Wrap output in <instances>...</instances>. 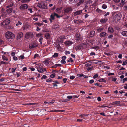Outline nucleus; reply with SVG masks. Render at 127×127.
<instances>
[{
	"label": "nucleus",
	"mask_w": 127,
	"mask_h": 127,
	"mask_svg": "<svg viewBox=\"0 0 127 127\" xmlns=\"http://www.w3.org/2000/svg\"><path fill=\"white\" fill-rule=\"evenodd\" d=\"M10 22V19L7 18L1 22L0 24V25L2 27H4L5 29H8L9 27H6L5 26L8 25Z\"/></svg>",
	"instance_id": "f257e3e1"
},
{
	"label": "nucleus",
	"mask_w": 127,
	"mask_h": 127,
	"mask_svg": "<svg viewBox=\"0 0 127 127\" xmlns=\"http://www.w3.org/2000/svg\"><path fill=\"white\" fill-rule=\"evenodd\" d=\"M5 36L8 39H13L15 37V35L12 32L8 31L6 33Z\"/></svg>",
	"instance_id": "f03ea898"
},
{
	"label": "nucleus",
	"mask_w": 127,
	"mask_h": 127,
	"mask_svg": "<svg viewBox=\"0 0 127 127\" xmlns=\"http://www.w3.org/2000/svg\"><path fill=\"white\" fill-rule=\"evenodd\" d=\"M122 16L120 13H118L113 18V22H117L118 21L120 20L121 19Z\"/></svg>",
	"instance_id": "7ed1b4c3"
},
{
	"label": "nucleus",
	"mask_w": 127,
	"mask_h": 127,
	"mask_svg": "<svg viewBox=\"0 0 127 127\" xmlns=\"http://www.w3.org/2000/svg\"><path fill=\"white\" fill-rule=\"evenodd\" d=\"M72 8L70 7H65L63 10V14L64 15H66L67 13H68L70 11H72Z\"/></svg>",
	"instance_id": "20e7f679"
},
{
	"label": "nucleus",
	"mask_w": 127,
	"mask_h": 127,
	"mask_svg": "<svg viewBox=\"0 0 127 127\" xmlns=\"http://www.w3.org/2000/svg\"><path fill=\"white\" fill-rule=\"evenodd\" d=\"M33 36V33L28 32H27L25 34V38L27 39H29V38H31Z\"/></svg>",
	"instance_id": "39448f33"
},
{
	"label": "nucleus",
	"mask_w": 127,
	"mask_h": 127,
	"mask_svg": "<svg viewBox=\"0 0 127 127\" xmlns=\"http://www.w3.org/2000/svg\"><path fill=\"white\" fill-rule=\"evenodd\" d=\"M38 44L36 43H32L30 44L29 47L30 49H33L38 46Z\"/></svg>",
	"instance_id": "423d86ee"
},
{
	"label": "nucleus",
	"mask_w": 127,
	"mask_h": 127,
	"mask_svg": "<svg viewBox=\"0 0 127 127\" xmlns=\"http://www.w3.org/2000/svg\"><path fill=\"white\" fill-rule=\"evenodd\" d=\"M0 14L1 17L3 18H5L7 17L6 12L4 11L3 8L1 10Z\"/></svg>",
	"instance_id": "0eeeda50"
},
{
	"label": "nucleus",
	"mask_w": 127,
	"mask_h": 127,
	"mask_svg": "<svg viewBox=\"0 0 127 127\" xmlns=\"http://www.w3.org/2000/svg\"><path fill=\"white\" fill-rule=\"evenodd\" d=\"M28 7L27 4H23L21 5L20 7V8L21 9L23 10L27 9L28 8Z\"/></svg>",
	"instance_id": "6e6552de"
},
{
	"label": "nucleus",
	"mask_w": 127,
	"mask_h": 127,
	"mask_svg": "<svg viewBox=\"0 0 127 127\" xmlns=\"http://www.w3.org/2000/svg\"><path fill=\"white\" fill-rule=\"evenodd\" d=\"M75 38L76 40L79 41L81 39V36L79 33H76L75 34Z\"/></svg>",
	"instance_id": "1a4fd4ad"
},
{
	"label": "nucleus",
	"mask_w": 127,
	"mask_h": 127,
	"mask_svg": "<svg viewBox=\"0 0 127 127\" xmlns=\"http://www.w3.org/2000/svg\"><path fill=\"white\" fill-rule=\"evenodd\" d=\"M41 8L44 9H46L47 8V5L43 1L41 2Z\"/></svg>",
	"instance_id": "9d476101"
},
{
	"label": "nucleus",
	"mask_w": 127,
	"mask_h": 127,
	"mask_svg": "<svg viewBox=\"0 0 127 127\" xmlns=\"http://www.w3.org/2000/svg\"><path fill=\"white\" fill-rule=\"evenodd\" d=\"M82 10H79L77 11L74 13V15L75 16L80 14L82 12Z\"/></svg>",
	"instance_id": "9b49d317"
},
{
	"label": "nucleus",
	"mask_w": 127,
	"mask_h": 127,
	"mask_svg": "<svg viewBox=\"0 0 127 127\" xmlns=\"http://www.w3.org/2000/svg\"><path fill=\"white\" fill-rule=\"evenodd\" d=\"M108 32L111 33H112L114 32V30L112 27H109L108 29Z\"/></svg>",
	"instance_id": "f8f14e48"
},
{
	"label": "nucleus",
	"mask_w": 127,
	"mask_h": 127,
	"mask_svg": "<svg viewBox=\"0 0 127 127\" xmlns=\"http://www.w3.org/2000/svg\"><path fill=\"white\" fill-rule=\"evenodd\" d=\"M74 22L75 23L79 24L82 23L83 22V21L80 19L75 20Z\"/></svg>",
	"instance_id": "ddd939ff"
},
{
	"label": "nucleus",
	"mask_w": 127,
	"mask_h": 127,
	"mask_svg": "<svg viewBox=\"0 0 127 127\" xmlns=\"http://www.w3.org/2000/svg\"><path fill=\"white\" fill-rule=\"evenodd\" d=\"M62 8L63 7H61L60 8H57L55 10L56 12L58 13H61L62 11Z\"/></svg>",
	"instance_id": "4468645a"
},
{
	"label": "nucleus",
	"mask_w": 127,
	"mask_h": 127,
	"mask_svg": "<svg viewBox=\"0 0 127 127\" xmlns=\"http://www.w3.org/2000/svg\"><path fill=\"white\" fill-rule=\"evenodd\" d=\"M37 69L38 71L40 73H43L44 72L43 69L40 67L38 66L37 67Z\"/></svg>",
	"instance_id": "2eb2a0df"
},
{
	"label": "nucleus",
	"mask_w": 127,
	"mask_h": 127,
	"mask_svg": "<svg viewBox=\"0 0 127 127\" xmlns=\"http://www.w3.org/2000/svg\"><path fill=\"white\" fill-rule=\"evenodd\" d=\"M66 45H71L72 44L73 42L70 41H65L64 43Z\"/></svg>",
	"instance_id": "dca6fc26"
},
{
	"label": "nucleus",
	"mask_w": 127,
	"mask_h": 127,
	"mask_svg": "<svg viewBox=\"0 0 127 127\" xmlns=\"http://www.w3.org/2000/svg\"><path fill=\"white\" fill-rule=\"evenodd\" d=\"M50 62V61L46 60H45L43 61V63H44V64L46 65V66H49V64Z\"/></svg>",
	"instance_id": "f3484780"
},
{
	"label": "nucleus",
	"mask_w": 127,
	"mask_h": 127,
	"mask_svg": "<svg viewBox=\"0 0 127 127\" xmlns=\"http://www.w3.org/2000/svg\"><path fill=\"white\" fill-rule=\"evenodd\" d=\"M121 34L124 36L127 37V31H123L121 32Z\"/></svg>",
	"instance_id": "a211bd4d"
},
{
	"label": "nucleus",
	"mask_w": 127,
	"mask_h": 127,
	"mask_svg": "<svg viewBox=\"0 0 127 127\" xmlns=\"http://www.w3.org/2000/svg\"><path fill=\"white\" fill-rule=\"evenodd\" d=\"M23 36V33L22 32H20L18 34L17 38L18 39H20Z\"/></svg>",
	"instance_id": "6ab92c4d"
},
{
	"label": "nucleus",
	"mask_w": 127,
	"mask_h": 127,
	"mask_svg": "<svg viewBox=\"0 0 127 127\" xmlns=\"http://www.w3.org/2000/svg\"><path fill=\"white\" fill-rule=\"evenodd\" d=\"M95 34V31H91L90 33V36L93 37L94 36Z\"/></svg>",
	"instance_id": "aec40b11"
},
{
	"label": "nucleus",
	"mask_w": 127,
	"mask_h": 127,
	"mask_svg": "<svg viewBox=\"0 0 127 127\" xmlns=\"http://www.w3.org/2000/svg\"><path fill=\"white\" fill-rule=\"evenodd\" d=\"M13 10V8H11L8 9L6 10V11L8 13H10L12 12Z\"/></svg>",
	"instance_id": "412c9836"
},
{
	"label": "nucleus",
	"mask_w": 127,
	"mask_h": 127,
	"mask_svg": "<svg viewBox=\"0 0 127 127\" xmlns=\"http://www.w3.org/2000/svg\"><path fill=\"white\" fill-rule=\"evenodd\" d=\"M14 4V3L13 2L10 1L9 4L6 7L7 8H8L11 7L13 6Z\"/></svg>",
	"instance_id": "4be33fe9"
},
{
	"label": "nucleus",
	"mask_w": 127,
	"mask_h": 127,
	"mask_svg": "<svg viewBox=\"0 0 127 127\" xmlns=\"http://www.w3.org/2000/svg\"><path fill=\"white\" fill-rule=\"evenodd\" d=\"M104 28L103 27H99L97 29V31L98 32H100L102 31Z\"/></svg>",
	"instance_id": "5701e85b"
},
{
	"label": "nucleus",
	"mask_w": 127,
	"mask_h": 127,
	"mask_svg": "<svg viewBox=\"0 0 127 127\" xmlns=\"http://www.w3.org/2000/svg\"><path fill=\"white\" fill-rule=\"evenodd\" d=\"M107 33L105 32H102L100 34V37H103L105 36L106 34Z\"/></svg>",
	"instance_id": "b1692460"
},
{
	"label": "nucleus",
	"mask_w": 127,
	"mask_h": 127,
	"mask_svg": "<svg viewBox=\"0 0 127 127\" xmlns=\"http://www.w3.org/2000/svg\"><path fill=\"white\" fill-rule=\"evenodd\" d=\"M45 36L46 39H49L50 37V35L48 33H47L45 34Z\"/></svg>",
	"instance_id": "393cba45"
},
{
	"label": "nucleus",
	"mask_w": 127,
	"mask_h": 127,
	"mask_svg": "<svg viewBox=\"0 0 127 127\" xmlns=\"http://www.w3.org/2000/svg\"><path fill=\"white\" fill-rule=\"evenodd\" d=\"M107 20L108 19H102L100 20V22L102 23H103L106 22Z\"/></svg>",
	"instance_id": "a878e982"
},
{
	"label": "nucleus",
	"mask_w": 127,
	"mask_h": 127,
	"mask_svg": "<svg viewBox=\"0 0 127 127\" xmlns=\"http://www.w3.org/2000/svg\"><path fill=\"white\" fill-rule=\"evenodd\" d=\"M98 81L99 82H103L105 83L106 82V81L105 79H104L103 78H101L99 79Z\"/></svg>",
	"instance_id": "bb28decb"
},
{
	"label": "nucleus",
	"mask_w": 127,
	"mask_h": 127,
	"mask_svg": "<svg viewBox=\"0 0 127 127\" xmlns=\"http://www.w3.org/2000/svg\"><path fill=\"white\" fill-rule=\"evenodd\" d=\"M92 63V62H89L88 63L86 64L85 65L86 67L90 66L91 65Z\"/></svg>",
	"instance_id": "cd10ccee"
},
{
	"label": "nucleus",
	"mask_w": 127,
	"mask_h": 127,
	"mask_svg": "<svg viewBox=\"0 0 127 127\" xmlns=\"http://www.w3.org/2000/svg\"><path fill=\"white\" fill-rule=\"evenodd\" d=\"M37 4V6L39 8H41V2L40 3H36Z\"/></svg>",
	"instance_id": "c85d7f7f"
},
{
	"label": "nucleus",
	"mask_w": 127,
	"mask_h": 127,
	"mask_svg": "<svg viewBox=\"0 0 127 127\" xmlns=\"http://www.w3.org/2000/svg\"><path fill=\"white\" fill-rule=\"evenodd\" d=\"M57 48L59 51H60L61 50V47L59 44H58L56 46Z\"/></svg>",
	"instance_id": "c756f323"
},
{
	"label": "nucleus",
	"mask_w": 127,
	"mask_h": 127,
	"mask_svg": "<svg viewBox=\"0 0 127 127\" xmlns=\"http://www.w3.org/2000/svg\"><path fill=\"white\" fill-rule=\"evenodd\" d=\"M120 103V101H116L113 102V103L116 104V105H119Z\"/></svg>",
	"instance_id": "7c9ffc66"
},
{
	"label": "nucleus",
	"mask_w": 127,
	"mask_h": 127,
	"mask_svg": "<svg viewBox=\"0 0 127 127\" xmlns=\"http://www.w3.org/2000/svg\"><path fill=\"white\" fill-rule=\"evenodd\" d=\"M28 28V26L27 25H25L23 27V30H26Z\"/></svg>",
	"instance_id": "2f4dec72"
},
{
	"label": "nucleus",
	"mask_w": 127,
	"mask_h": 127,
	"mask_svg": "<svg viewBox=\"0 0 127 127\" xmlns=\"http://www.w3.org/2000/svg\"><path fill=\"white\" fill-rule=\"evenodd\" d=\"M50 19H51V20H54V15L52 13L51 14V15H50Z\"/></svg>",
	"instance_id": "473e14b6"
},
{
	"label": "nucleus",
	"mask_w": 127,
	"mask_h": 127,
	"mask_svg": "<svg viewBox=\"0 0 127 127\" xmlns=\"http://www.w3.org/2000/svg\"><path fill=\"white\" fill-rule=\"evenodd\" d=\"M53 14H54V16H56L57 18H60L61 17V16H59L57 14H56L55 12H54L53 13Z\"/></svg>",
	"instance_id": "72a5a7b5"
},
{
	"label": "nucleus",
	"mask_w": 127,
	"mask_h": 127,
	"mask_svg": "<svg viewBox=\"0 0 127 127\" xmlns=\"http://www.w3.org/2000/svg\"><path fill=\"white\" fill-rule=\"evenodd\" d=\"M58 56V54L57 53H55L54 55L52 56V57H57Z\"/></svg>",
	"instance_id": "f704fd0d"
},
{
	"label": "nucleus",
	"mask_w": 127,
	"mask_h": 127,
	"mask_svg": "<svg viewBox=\"0 0 127 127\" xmlns=\"http://www.w3.org/2000/svg\"><path fill=\"white\" fill-rule=\"evenodd\" d=\"M108 106L106 104H104L99 106V107L101 108H104L106 107H108Z\"/></svg>",
	"instance_id": "c9c22d12"
},
{
	"label": "nucleus",
	"mask_w": 127,
	"mask_h": 127,
	"mask_svg": "<svg viewBox=\"0 0 127 127\" xmlns=\"http://www.w3.org/2000/svg\"><path fill=\"white\" fill-rule=\"evenodd\" d=\"M2 58L3 60H6V61L8 60L7 58L4 56L3 55L2 56Z\"/></svg>",
	"instance_id": "e433bc0d"
},
{
	"label": "nucleus",
	"mask_w": 127,
	"mask_h": 127,
	"mask_svg": "<svg viewBox=\"0 0 127 127\" xmlns=\"http://www.w3.org/2000/svg\"><path fill=\"white\" fill-rule=\"evenodd\" d=\"M61 63L63 64H64L66 62L64 59H62L61 61Z\"/></svg>",
	"instance_id": "4c0bfd02"
},
{
	"label": "nucleus",
	"mask_w": 127,
	"mask_h": 127,
	"mask_svg": "<svg viewBox=\"0 0 127 127\" xmlns=\"http://www.w3.org/2000/svg\"><path fill=\"white\" fill-rule=\"evenodd\" d=\"M96 11L99 13H101L102 11V10L98 8H97V9H96Z\"/></svg>",
	"instance_id": "58836bf2"
},
{
	"label": "nucleus",
	"mask_w": 127,
	"mask_h": 127,
	"mask_svg": "<svg viewBox=\"0 0 127 127\" xmlns=\"http://www.w3.org/2000/svg\"><path fill=\"white\" fill-rule=\"evenodd\" d=\"M81 46L80 45H78L77 46L76 48V50H79L81 49Z\"/></svg>",
	"instance_id": "ea45409f"
},
{
	"label": "nucleus",
	"mask_w": 127,
	"mask_h": 127,
	"mask_svg": "<svg viewBox=\"0 0 127 127\" xmlns=\"http://www.w3.org/2000/svg\"><path fill=\"white\" fill-rule=\"evenodd\" d=\"M92 48L95 49H99V47L98 46H96L94 47H93Z\"/></svg>",
	"instance_id": "a19ab883"
},
{
	"label": "nucleus",
	"mask_w": 127,
	"mask_h": 127,
	"mask_svg": "<svg viewBox=\"0 0 127 127\" xmlns=\"http://www.w3.org/2000/svg\"><path fill=\"white\" fill-rule=\"evenodd\" d=\"M55 76V74L54 73H53L51 74L50 75V77L51 78H54Z\"/></svg>",
	"instance_id": "79ce46f5"
},
{
	"label": "nucleus",
	"mask_w": 127,
	"mask_h": 127,
	"mask_svg": "<svg viewBox=\"0 0 127 127\" xmlns=\"http://www.w3.org/2000/svg\"><path fill=\"white\" fill-rule=\"evenodd\" d=\"M37 37H42V34L41 33L37 34H36Z\"/></svg>",
	"instance_id": "37998d69"
},
{
	"label": "nucleus",
	"mask_w": 127,
	"mask_h": 127,
	"mask_svg": "<svg viewBox=\"0 0 127 127\" xmlns=\"http://www.w3.org/2000/svg\"><path fill=\"white\" fill-rule=\"evenodd\" d=\"M102 8L103 9H105L107 8V6L106 5L103 4L102 6Z\"/></svg>",
	"instance_id": "c03bdc74"
},
{
	"label": "nucleus",
	"mask_w": 127,
	"mask_h": 127,
	"mask_svg": "<svg viewBox=\"0 0 127 127\" xmlns=\"http://www.w3.org/2000/svg\"><path fill=\"white\" fill-rule=\"evenodd\" d=\"M55 68H56L57 66H62V65L60 64H57L55 65Z\"/></svg>",
	"instance_id": "a18cd8bd"
},
{
	"label": "nucleus",
	"mask_w": 127,
	"mask_h": 127,
	"mask_svg": "<svg viewBox=\"0 0 127 127\" xmlns=\"http://www.w3.org/2000/svg\"><path fill=\"white\" fill-rule=\"evenodd\" d=\"M60 72L64 74H65L66 73V72L64 71L63 70H61L60 71Z\"/></svg>",
	"instance_id": "49530a36"
},
{
	"label": "nucleus",
	"mask_w": 127,
	"mask_h": 127,
	"mask_svg": "<svg viewBox=\"0 0 127 127\" xmlns=\"http://www.w3.org/2000/svg\"><path fill=\"white\" fill-rule=\"evenodd\" d=\"M93 66H92L91 67H88L87 69L88 70H92L93 69Z\"/></svg>",
	"instance_id": "de8ad7c7"
},
{
	"label": "nucleus",
	"mask_w": 127,
	"mask_h": 127,
	"mask_svg": "<svg viewBox=\"0 0 127 127\" xmlns=\"http://www.w3.org/2000/svg\"><path fill=\"white\" fill-rule=\"evenodd\" d=\"M127 64V60H126L124 61L122 64L123 65H125Z\"/></svg>",
	"instance_id": "09e8293b"
},
{
	"label": "nucleus",
	"mask_w": 127,
	"mask_h": 127,
	"mask_svg": "<svg viewBox=\"0 0 127 127\" xmlns=\"http://www.w3.org/2000/svg\"><path fill=\"white\" fill-rule=\"evenodd\" d=\"M47 76H46L45 75H43V76L41 78V79H46V78H47Z\"/></svg>",
	"instance_id": "8fccbe9b"
},
{
	"label": "nucleus",
	"mask_w": 127,
	"mask_h": 127,
	"mask_svg": "<svg viewBox=\"0 0 127 127\" xmlns=\"http://www.w3.org/2000/svg\"><path fill=\"white\" fill-rule=\"evenodd\" d=\"M16 68H12L11 69V72L12 73L14 72H15L16 70Z\"/></svg>",
	"instance_id": "3c124183"
},
{
	"label": "nucleus",
	"mask_w": 127,
	"mask_h": 127,
	"mask_svg": "<svg viewBox=\"0 0 127 127\" xmlns=\"http://www.w3.org/2000/svg\"><path fill=\"white\" fill-rule=\"evenodd\" d=\"M43 38L42 37H41L40 38V39L39 40V42H40L41 44H42V40Z\"/></svg>",
	"instance_id": "603ef678"
},
{
	"label": "nucleus",
	"mask_w": 127,
	"mask_h": 127,
	"mask_svg": "<svg viewBox=\"0 0 127 127\" xmlns=\"http://www.w3.org/2000/svg\"><path fill=\"white\" fill-rule=\"evenodd\" d=\"M35 25H37L38 26H41L43 25L42 23H36L34 24Z\"/></svg>",
	"instance_id": "864d4df0"
},
{
	"label": "nucleus",
	"mask_w": 127,
	"mask_h": 127,
	"mask_svg": "<svg viewBox=\"0 0 127 127\" xmlns=\"http://www.w3.org/2000/svg\"><path fill=\"white\" fill-rule=\"evenodd\" d=\"M115 29L116 30H120V28L118 26H116L114 27Z\"/></svg>",
	"instance_id": "5fc2aeb1"
},
{
	"label": "nucleus",
	"mask_w": 127,
	"mask_h": 127,
	"mask_svg": "<svg viewBox=\"0 0 127 127\" xmlns=\"http://www.w3.org/2000/svg\"><path fill=\"white\" fill-rule=\"evenodd\" d=\"M75 77L74 76H70V79L71 80H73L75 78Z\"/></svg>",
	"instance_id": "6e6d98bb"
},
{
	"label": "nucleus",
	"mask_w": 127,
	"mask_h": 127,
	"mask_svg": "<svg viewBox=\"0 0 127 127\" xmlns=\"http://www.w3.org/2000/svg\"><path fill=\"white\" fill-rule=\"evenodd\" d=\"M98 75L97 74H96L93 77V78L95 79V78H97V77H98Z\"/></svg>",
	"instance_id": "4d7b16f0"
},
{
	"label": "nucleus",
	"mask_w": 127,
	"mask_h": 127,
	"mask_svg": "<svg viewBox=\"0 0 127 127\" xmlns=\"http://www.w3.org/2000/svg\"><path fill=\"white\" fill-rule=\"evenodd\" d=\"M127 81V78H124L123 79V82H122L123 83H124V82L125 81Z\"/></svg>",
	"instance_id": "13d9d810"
},
{
	"label": "nucleus",
	"mask_w": 127,
	"mask_h": 127,
	"mask_svg": "<svg viewBox=\"0 0 127 127\" xmlns=\"http://www.w3.org/2000/svg\"><path fill=\"white\" fill-rule=\"evenodd\" d=\"M77 76L79 77H81L84 76V74H77Z\"/></svg>",
	"instance_id": "bf43d9fd"
},
{
	"label": "nucleus",
	"mask_w": 127,
	"mask_h": 127,
	"mask_svg": "<svg viewBox=\"0 0 127 127\" xmlns=\"http://www.w3.org/2000/svg\"><path fill=\"white\" fill-rule=\"evenodd\" d=\"M67 79L66 78H64L63 80V82L64 83H65L66 82V81L67 80Z\"/></svg>",
	"instance_id": "052dcab7"
},
{
	"label": "nucleus",
	"mask_w": 127,
	"mask_h": 127,
	"mask_svg": "<svg viewBox=\"0 0 127 127\" xmlns=\"http://www.w3.org/2000/svg\"><path fill=\"white\" fill-rule=\"evenodd\" d=\"M64 110H55L54 111H52L54 112H64Z\"/></svg>",
	"instance_id": "680f3d73"
},
{
	"label": "nucleus",
	"mask_w": 127,
	"mask_h": 127,
	"mask_svg": "<svg viewBox=\"0 0 127 127\" xmlns=\"http://www.w3.org/2000/svg\"><path fill=\"white\" fill-rule=\"evenodd\" d=\"M94 82V80H91L89 81V83L90 84H92Z\"/></svg>",
	"instance_id": "e2e57ef3"
},
{
	"label": "nucleus",
	"mask_w": 127,
	"mask_h": 127,
	"mask_svg": "<svg viewBox=\"0 0 127 127\" xmlns=\"http://www.w3.org/2000/svg\"><path fill=\"white\" fill-rule=\"evenodd\" d=\"M113 37V35L112 34H111L109 35L108 37V38H112V37Z\"/></svg>",
	"instance_id": "0e129e2a"
},
{
	"label": "nucleus",
	"mask_w": 127,
	"mask_h": 127,
	"mask_svg": "<svg viewBox=\"0 0 127 127\" xmlns=\"http://www.w3.org/2000/svg\"><path fill=\"white\" fill-rule=\"evenodd\" d=\"M67 98L68 99H72L73 98V97L72 96H68L67 97Z\"/></svg>",
	"instance_id": "69168bd1"
},
{
	"label": "nucleus",
	"mask_w": 127,
	"mask_h": 127,
	"mask_svg": "<svg viewBox=\"0 0 127 127\" xmlns=\"http://www.w3.org/2000/svg\"><path fill=\"white\" fill-rule=\"evenodd\" d=\"M39 56V55L38 54H35L34 57V58H35Z\"/></svg>",
	"instance_id": "338daca9"
},
{
	"label": "nucleus",
	"mask_w": 127,
	"mask_h": 127,
	"mask_svg": "<svg viewBox=\"0 0 127 127\" xmlns=\"http://www.w3.org/2000/svg\"><path fill=\"white\" fill-rule=\"evenodd\" d=\"M13 59L15 61H16L18 59L17 57L15 56H14L13 57Z\"/></svg>",
	"instance_id": "774afa93"
}]
</instances>
